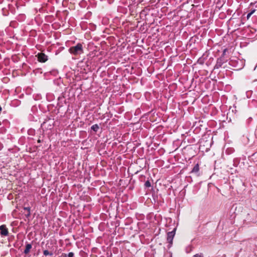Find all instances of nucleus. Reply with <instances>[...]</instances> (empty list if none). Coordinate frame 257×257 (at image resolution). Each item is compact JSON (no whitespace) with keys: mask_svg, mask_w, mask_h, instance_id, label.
<instances>
[{"mask_svg":"<svg viewBox=\"0 0 257 257\" xmlns=\"http://www.w3.org/2000/svg\"><path fill=\"white\" fill-rule=\"evenodd\" d=\"M69 52L75 55L82 54L83 53L82 45L80 43H78L76 46L70 48Z\"/></svg>","mask_w":257,"mask_h":257,"instance_id":"f257e3e1","label":"nucleus"},{"mask_svg":"<svg viewBox=\"0 0 257 257\" xmlns=\"http://www.w3.org/2000/svg\"><path fill=\"white\" fill-rule=\"evenodd\" d=\"M176 229L175 228L173 231H170L167 233V241L171 245L173 242V240L175 234Z\"/></svg>","mask_w":257,"mask_h":257,"instance_id":"f03ea898","label":"nucleus"},{"mask_svg":"<svg viewBox=\"0 0 257 257\" xmlns=\"http://www.w3.org/2000/svg\"><path fill=\"white\" fill-rule=\"evenodd\" d=\"M38 60L40 62L44 63L47 61L48 56L43 53H38Z\"/></svg>","mask_w":257,"mask_h":257,"instance_id":"7ed1b4c3","label":"nucleus"},{"mask_svg":"<svg viewBox=\"0 0 257 257\" xmlns=\"http://www.w3.org/2000/svg\"><path fill=\"white\" fill-rule=\"evenodd\" d=\"M0 234L2 236H4L8 235V229L5 225H2L0 226Z\"/></svg>","mask_w":257,"mask_h":257,"instance_id":"20e7f679","label":"nucleus"},{"mask_svg":"<svg viewBox=\"0 0 257 257\" xmlns=\"http://www.w3.org/2000/svg\"><path fill=\"white\" fill-rule=\"evenodd\" d=\"M224 62L222 60L221 58H219L217 59L216 63L214 66V69H219L221 67L223 64Z\"/></svg>","mask_w":257,"mask_h":257,"instance_id":"39448f33","label":"nucleus"},{"mask_svg":"<svg viewBox=\"0 0 257 257\" xmlns=\"http://www.w3.org/2000/svg\"><path fill=\"white\" fill-rule=\"evenodd\" d=\"M32 248V245L30 243H28L26 245V248L24 251V253L28 254L29 252L30 249Z\"/></svg>","mask_w":257,"mask_h":257,"instance_id":"423d86ee","label":"nucleus"},{"mask_svg":"<svg viewBox=\"0 0 257 257\" xmlns=\"http://www.w3.org/2000/svg\"><path fill=\"white\" fill-rule=\"evenodd\" d=\"M199 171V166L198 164H196L193 168L192 169L191 172L192 173H197Z\"/></svg>","mask_w":257,"mask_h":257,"instance_id":"0eeeda50","label":"nucleus"},{"mask_svg":"<svg viewBox=\"0 0 257 257\" xmlns=\"http://www.w3.org/2000/svg\"><path fill=\"white\" fill-rule=\"evenodd\" d=\"M99 128V126L97 124H93L91 126V130L93 131L94 132H97Z\"/></svg>","mask_w":257,"mask_h":257,"instance_id":"6e6552de","label":"nucleus"},{"mask_svg":"<svg viewBox=\"0 0 257 257\" xmlns=\"http://www.w3.org/2000/svg\"><path fill=\"white\" fill-rule=\"evenodd\" d=\"M43 253L45 256H47V255L52 256L53 254L52 252H50L48 250H45L43 252Z\"/></svg>","mask_w":257,"mask_h":257,"instance_id":"1a4fd4ad","label":"nucleus"},{"mask_svg":"<svg viewBox=\"0 0 257 257\" xmlns=\"http://www.w3.org/2000/svg\"><path fill=\"white\" fill-rule=\"evenodd\" d=\"M255 12V10H252L251 11V12H250L247 15V16H246V18L247 20H248L250 17H251V16Z\"/></svg>","mask_w":257,"mask_h":257,"instance_id":"9d476101","label":"nucleus"},{"mask_svg":"<svg viewBox=\"0 0 257 257\" xmlns=\"http://www.w3.org/2000/svg\"><path fill=\"white\" fill-rule=\"evenodd\" d=\"M145 186L147 188H149L151 186V182L149 180H147L145 183Z\"/></svg>","mask_w":257,"mask_h":257,"instance_id":"9b49d317","label":"nucleus"},{"mask_svg":"<svg viewBox=\"0 0 257 257\" xmlns=\"http://www.w3.org/2000/svg\"><path fill=\"white\" fill-rule=\"evenodd\" d=\"M74 254L72 252H69L67 255L65 254V257H74Z\"/></svg>","mask_w":257,"mask_h":257,"instance_id":"f8f14e48","label":"nucleus"},{"mask_svg":"<svg viewBox=\"0 0 257 257\" xmlns=\"http://www.w3.org/2000/svg\"><path fill=\"white\" fill-rule=\"evenodd\" d=\"M24 210H27L28 215L27 216H29L30 215V207H24Z\"/></svg>","mask_w":257,"mask_h":257,"instance_id":"ddd939ff","label":"nucleus"},{"mask_svg":"<svg viewBox=\"0 0 257 257\" xmlns=\"http://www.w3.org/2000/svg\"><path fill=\"white\" fill-rule=\"evenodd\" d=\"M193 257H203V255L202 253H197L195 254Z\"/></svg>","mask_w":257,"mask_h":257,"instance_id":"4468645a","label":"nucleus"},{"mask_svg":"<svg viewBox=\"0 0 257 257\" xmlns=\"http://www.w3.org/2000/svg\"><path fill=\"white\" fill-rule=\"evenodd\" d=\"M45 124H46V122H43V123L42 124L41 126H42V127H44V125H45Z\"/></svg>","mask_w":257,"mask_h":257,"instance_id":"2eb2a0df","label":"nucleus"}]
</instances>
